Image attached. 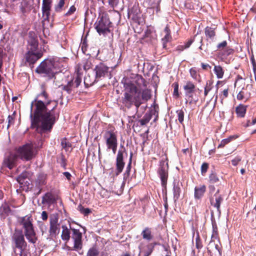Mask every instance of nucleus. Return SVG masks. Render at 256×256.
Returning <instances> with one entry per match:
<instances>
[{"label":"nucleus","mask_w":256,"mask_h":256,"mask_svg":"<svg viewBox=\"0 0 256 256\" xmlns=\"http://www.w3.org/2000/svg\"><path fill=\"white\" fill-rule=\"evenodd\" d=\"M72 238L74 240V245L72 248L68 246L69 250H74L78 251L82 248V234L78 229H72Z\"/></svg>","instance_id":"nucleus-12"},{"label":"nucleus","mask_w":256,"mask_h":256,"mask_svg":"<svg viewBox=\"0 0 256 256\" xmlns=\"http://www.w3.org/2000/svg\"><path fill=\"white\" fill-rule=\"evenodd\" d=\"M16 242L17 249L20 250V256H27V244L24 240V235L21 234L20 236H17Z\"/></svg>","instance_id":"nucleus-17"},{"label":"nucleus","mask_w":256,"mask_h":256,"mask_svg":"<svg viewBox=\"0 0 256 256\" xmlns=\"http://www.w3.org/2000/svg\"><path fill=\"white\" fill-rule=\"evenodd\" d=\"M76 11V8L74 6H72L70 7L68 12L65 14L66 16H70L73 14Z\"/></svg>","instance_id":"nucleus-59"},{"label":"nucleus","mask_w":256,"mask_h":256,"mask_svg":"<svg viewBox=\"0 0 256 256\" xmlns=\"http://www.w3.org/2000/svg\"><path fill=\"white\" fill-rule=\"evenodd\" d=\"M213 82L211 80H208L206 82V85L204 90V95L205 96H207L209 92L212 90L213 88Z\"/></svg>","instance_id":"nucleus-39"},{"label":"nucleus","mask_w":256,"mask_h":256,"mask_svg":"<svg viewBox=\"0 0 256 256\" xmlns=\"http://www.w3.org/2000/svg\"><path fill=\"white\" fill-rule=\"evenodd\" d=\"M206 248L210 256H222V248L220 244H215L214 240H210Z\"/></svg>","instance_id":"nucleus-14"},{"label":"nucleus","mask_w":256,"mask_h":256,"mask_svg":"<svg viewBox=\"0 0 256 256\" xmlns=\"http://www.w3.org/2000/svg\"><path fill=\"white\" fill-rule=\"evenodd\" d=\"M78 210L80 213L84 214V216H88L91 212V210L88 208H84L81 204L78 206Z\"/></svg>","instance_id":"nucleus-49"},{"label":"nucleus","mask_w":256,"mask_h":256,"mask_svg":"<svg viewBox=\"0 0 256 256\" xmlns=\"http://www.w3.org/2000/svg\"><path fill=\"white\" fill-rule=\"evenodd\" d=\"M190 76L195 80L198 81V82H201V77L198 74L195 68H191L190 70Z\"/></svg>","instance_id":"nucleus-38"},{"label":"nucleus","mask_w":256,"mask_h":256,"mask_svg":"<svg viewBox=\"0 0 256 256\" xmlns=\"http://www.w3.org/2000/svg\"><path fill=\"white\" fill-rule=\"evenodd\" d=\"M11 214V210L8 206L4 204L0 207V216L2 218H4L7 216Z\"/></svg>","instance_id":"nucleus-31"},{"label":"nucleus","mask_w":256,"mask_h":256,"mask_svg":"<svg viewBox=\"0 0 256 256\" xmlns=\"http://www.w3.org/2000/svg\"><path fill=\"white\" fill-rule=\"evenodd\" d=\"M61 146L62 148L66 149L71 146V144L67 140L66 138H64L61 140Z\"/></svg>","instance_id":"nucleus-53"},{"label":"nucleus","mask_w":256,"mask_h":256,"mask_svg":"<svg viewBox=\"0 0 256 256\" xmlns=\"http://www.w3.org/2000/svg\"><path fill=\"white\" fill-rule=\"evenodd\" d=\"M66 0H60L59 2H58V4L55 6V10L56 12H60L62 10V8L64 7L65 1Z\"/></svg>","instance_id":"nucleus-50"},{"label":"nucleus","mask_w":256,"mask_h":256,"mask_svg":"<svg viewBox=\"0 0 256 256\" xmlns=\"http://www.w3.org/2000/svg\"><path fill=\"white\" fill-rule=\"evenodd\" d=\"M206 190L204 184H200L194 188V198L196 200H200L204 196Z\"/></svg>","instance_id":"nucleus-25"},{"label":"nucleus","mask_w":256,"mask_h":256,"mask_svg":"<svg viewBox=\"0 0 256 256\" xmlns=\"http://www.w3.org/2000/svg\"><path fill=\"white\" fill-rule=\"evenodd\" d=\"M62 232L61 234L62 239L66 242H68L70 238V230H72V228H71L70 224L69 223V228L66 225H62Z\"/></svg>","instance_id":"nucleus-26"},{"label":"nucleus","mask_w":256,"mask_h":256,"mask_svg":"<svg viewBox=\"0 0 256 256\" xmlns=\"http://www.w3.org/2000/svg\"><path fill=\"white\" fill-rule=\"evenodd\" d=\"M119 1L120 0H108V2L110 7L114 8L117 7Z\"/></svg>","instance_id":"nucleus-56"},{"label":"nucleus","mask_w":256,"mask_h":256,"mask_svg":"<svg viewBox=\"0 0 256 256\" xmlns=\"http://www.w3.org/2000/svg\"><path fill=\"white\" fill-rule=\"evenodd\" d=\"M152 118V114L150 113H146L142 118L138 120V122L141 126H144L149 122Z\"/></svg>","instance_id":"nucleus-35"},{"label":"nucleus","mask_w":256,"mask_h":256,"mask_svg":"<svg viewBox=\"0 0 256 256\" xmlns=\"http://www.w3.org/2000/svg\"><path fill=\"white\" fill-rule=\"evenodd\" d=\"M183 88L185 91V95L188 98L194 97L193 93L196 90V86L194 82L190 80L186 82L185 84L183 86Z\"/></svg>","instance_id":"nucleus-23"},{"label":"nucleus","mask_w":256,"mask_h":256,"mask_svg":"<svg viewBox=\"0 0 256 256\" xmlns=\"http://www.w3.org/2000/svg\"><path fill=\"white\" fill-rule=\"evenodd\" d=\"M100 252L96 246L90 248L86 254V256H98Z\"/></svg>","instance_id":"nucleus-42"},{"label":"nucleus","mask_w":256,"mask_h":256,"mask_svg":"<svg viewBox=\"0 0 256 256\" xmlns=\"http://www.w3.org/2000/svg\"><path fill=\"white\" fill-rule=\"evenodd\" d=\"M90 76H86L84 78V85L86 86L87 88L89 87L90 86H92V84H94L96 81H97L96 79V78H94V80L93 81L90 80Z\"/></svg>","instance_id":"nucleus-48"},{"label":"nucleus","mask_w":256,"mask_h":256,"mask_svg":"<svg viewBox=\"0 0 256 256\" xmlns=\"http://www.w3.org/2000/svg\"><path fill=\"white\" fill-rule=\"evenodd\" d=\"M203 246L202 240L198 234L197 235L196 238V247L197 249L200 250Z\"/></svg>","instance_id":"nucleus-52"},{"label":"nucleus","mask_w":256,"mask_h":256,"mask_svg":"<svg viewBox=\"0 0 256 256\" xmlns=\"http://www.w3.org/2000/svg\"><path fill=\"white\" fill-rule=\"evenodd\" d=\"M80 47L83 52L85 53L88 47L87 42L86 39L84 40L80 44Z\"/></svg>","instance_id":"nucleus-58"},{"label":"nucleus","mask_w":256,"mask_h":256,"mask_svg":"<svg viewBox=\"0 0 256 256\" xmlns=\"http://www.w3.org/2000/svg\"><path fill=\"white\" fill-rule=\"evenodd\" d=\"M15 114L16 111L14 110L12 116H8V124L7 128L8 129L11 126H14L15 122Z\"/></svg>","instance_id":"nucleus-46"},{"label":"nucleus","mask_w":256,"mask_h":256,"mask_svg":"<svg viewBox=\"0 0 256 256\" xmlns=\"http://www.w3.org/2000/svg\"><path fill=\"white\" fill-rule=\"evenodd\" d=\"M141 235L144 240H146L148 241L152 240L153 238L152 228L148 227H146L143 230L141 233Z\"/></svg>","instance_id":"nucleus-30"},{"label":"nucleus","mask_w":256,"mask_h":256,"mask_svg":"<svg viewBox=\"0 0 256 256\" xmlns=\"http://www.w3.org/2000/svg\"><path fill=\"white\" fill-rule=\"evenodd\" d=\"M148 82L140 74H136L132 80L124 84V92L122 97V105L128 109L134 106L136 112L140 106L152 97L151 90L146 88Z\"/></svg>","instance_id":"nucleus-2"},{"label":"nucleus","mask_w":256,"mask_h":256,"mask_svg":"<svg viewBox=\"0 0 256 256\" xmlns=\"http://www.w3.org/2000/svg\"><path fill=\"white\" fill-rule=\"evenodd\" d=\"M212 233L211 236V240L214 242V240L218 239L220 242L218 228L216 222H212Z\"/></svg>","instance_id":"nucleus-34"},{"label":"nucleus","mask_w":256,"mask_h":256,"mask_svg":"<svg viewBox=\"0 0 256 256\" xmlns=\"http://www.w3.org/2000/svg\"><path fill=\"white\" fill-rule=\"evenodd\" d=\"M128 18L132 20H137L140 14V10L138 6L134 4L132 8L128 9Z\"/></svg>","instance_id":"nucleus-27"},{"label":"nucleus","mask_w":256,"mask_h":256,"mask_svg":"<svg viewBox=\"0 0 256 256\" xmlns=\"http://www.w3.org/2000/svg\"><path fill=\"white\" fill-rule=\"evenodd\" d=\"M92 63L91 62V60L90 59H85L82 62V64H79L78 66V68L76 70V72L78 70L80 71L81 69V66H82L84 70H87L89 69H90L92 68Z\"/></svg>","instance_id":"nucleus-32"},{"label":"nucleus","mask_w":256,"mask_h":256,"mask_svg":"<svg viewBox=\"0 0 256 256\" xmlns=\"http://www.w3.org/2000/svg\"><path fill=\"white\" fill-rule=\"evenodd\" d=\"M156 243H150L146 246V248L140 252L142 256H150L152 252Z\"/></svg>","instance_id":"nucleus-29"},{"label":"nucleus","mask_w":256,"mask_h":256,"mask_svg":"<svg viewBox=\"0 0 256 256\" xmlns=\"http://www.w3.org/2000/svg\"><path fill=\"white\" fill-rule=\"evenodd\" d=\"M58 104L51 100L44 104L42 100L36 97L30 104V114L32 128H36L40 133L50 132L54 124L58 118L54 110Z\"/></svg>","instance_id":"nucleus-1"},{"label":"nucleus","mask_w":256,"mask_h":256,"mask_svg":"<svg viewBox=\"0 0 256 256\" xmlns=\"http://www.w3.org/2000/svg\"><path fill=\"white\" fill-rule=\"evenodd\" d=\"M198 98H194V97H192V98H188L186 100V103L188 104L191 105L192 104H196L197 102L198 101Z\"/></svg>","instance_id":"nucleus-60"},{"label":"nucleus","mask_w":256,"mask_h":256,"mask_svg":"<svg viewBox=\"0 0 256 256\" xmlns=\"http://www.w3.org/2000/svg\"><path fill=\"white\" fill-rule=\"evenodd\" d=\"M16 162V152H10L4 160L3 166H6L10 170L14 166Z\"/></svg>","instance_id":"nucleus-21"},{"label":"nucleus","mask_w":256,"mask_h":256,"mask_svg":"<svg viewBox=\"0 0 256 256\" xmlns=\"http://www.w3.org/2000/svg\"><path fill=\"white\" fill-rule=\"evenodd\" d=\"M122 150H118L116 156L115 174L116 176L121 174L125 166L124 154L127 155L126 150L123 145H120Z\"/></svg>","instance_id":"nucleus-9"},{"label":"nucleus","mask_w":256,"mask_h":256,"mask_svg":"<svg viewBox=\"0 0 256 256\" xmlns=\"http://www.w3.org/2000/svg\"><path fill=\"white\" fill-rule=\"evenodd\" d=\"M146 3L148 4V8H154L158 6V3L156 0H146Z\"/></svg>","instance_id":"nucleus-47"},{"label":"nucleus","mask_w":256,"mask_h":256,"mask_svg":"<svg viewBox=\"0 0 256 256\" xmlns=\"http://www.w3.org/2000/svg\"><path fill=\"white\" fill-rule=\"evenodd\" d=\"M58 216L50 218L49 232L52 236L56 237L59 233L60 224L58 222Z\"/></svg>","instance_id":"nucleus-15"},{"label":"nucleus","mask_w":256,"mask_h":256,"mask_svg":"<svg viewBox=\"0 0 256 256\" xmlns=\"http://www.w3.org/2000/svg\"><path fill=\"white\" fill-rule=\"evenodd\" d=\"M82 74L80 72H79L78 70L76 72V76L70 81H69L67 84L62 85L60 84V82L58 80V85H57L58 86H62V88L63 90L66 91L68 94H70L72 90H74V88H78V86L80 85L82 80Z\"/></svg>","instance_id":"nucleus-7"},{"label":"nucleus","mask_w":256,"mask_h":256,"mask_svg":"<svg viewBox=\"0 0 256 256\" xmlns=\"http://www.w3.org/2000/svg\"><path fill=\"white\" fill-rule=\"evenodd\" d=\"M223 197L220 194V190L218 189L213 196L210 198V202L212 206L216 208L220 213V206L223 201Z\"/></svg>","instance_id":"nucleus-16"},{"label":"nucleus","mask_w":256,"mask_h":256,"mask_svg":"<svg viewBox=\"0 0 256 256\" xmlns=\"http://www.w3.org/2000/svg\"><path fill=\"white\" fill-rule=\"evenodd\" d=\"M36 51L28 50L25 55L26 61L30 65L34 64L38 59L42 56L41 52H36Z\"/></svg>","instance_id":"nucleus-18"},{"label":"nucleus","mask_w":256,"mask_h":256,"mask_svg":"<svg viewBox=\"0 0 256 256\" xmlns=\"http://www.w3.org/2000/svg\"><path fill=\"white\" fill-rule=\"evenodd\" d=\"M172 86L174 88L173 96L175 98H178L180 97V93L178 92L179 84L178 82H174Z\"/></svg>","instance_id":"nucleus-41"},{"label":"nucleus","mask_w":256,"mask_h":256,"mask_svg":"<svg viewBox=\"0 0 256 256\" xmlns=\"http://www.w3.org/2000/svg\"><path fill=\"white\" fill-rule=\"evenodd\" d=\"M172 39L170 34H166L162 38V47L166 48L167 46V43L170 42Z\"/></svg>","instance_id":"nucleus-45"},{"label":"nucleus","mask_w":256,"mask_h":256,"mask_svg":"<svg viewBox=\"0 0 256 256\" xmlns=\"http://www.w3.org/2000/svg\"><path fill=\"white\" fill-rule=\"evenodd\" d=\"M133 154L132 152H130L129 158L128 163L126 166V170L124 174V180H126L130 176V172L132 168V158Z\"/></svg>","instance_id":"nucleus-33"},{"label":"nucleus","mask_w":256,"mask_h":256,"mask_svg":"<svg viewBox=\"0 0 256 256\" xmlns=\"http://www.w3.org/2000/svg\"><path fill=\"white\" fill-rule=\"evenodd\" d=\"M186 48H185L184 46V45H178L176 48V50L178 52H181L183 50H184Z\"/></svg>","instance_id":"nucleus-64"},{"label":"nucleus","mask_w":256,"mask_h":256,"mask_svg":"<svg viewBox=\"0 0 256 256\" xmlns=\"http://www.w3.org/2000/svg\"><path fill=\"white\" fill-rule=\"evenodd\" d=\"M228 91L229 88H228L224 90L222 92L221 94H220V98L222 100H223L228 98Z\"/></svg>","instance_id":"nucleus-55"},{"label":"nucleus","mask_w":256,"mask_h":256,"mask_svg":"<svg viewBox=\"0 0 256 256\" xmlns=\"http://www.w3.org/2000/svg\"><path fill=\"white\" fill-rule=\"evenodd\" d=\"M209 178V182L210 184H216L220 182V179L216 173L212 172L208 176Z\"/></svg>","instance_id":"nucleus-43"},{"label":"nucleus","mask_w":256,"mask_h":256,"mask_svg":"<svg viewBox=\"0 0 256 256\" xmlns=\"http://www.w3.org/2000/svg\"><path fill=\"white\" fill-rule=\"evenodd\" d=\"M29 48H28L30 51H36L38 46V41L34 38H32L28 41Z\"/></svg>","instance_id":"nucleus-37"},{"label":"nucleus","mask_w":256,"mask_h":256,"mask_svg":"<svg viewBox=\"0 0 256 256\" xmlns=\"http://www.w3.org/2000/svg\"><path fill=\"white\" fill-rule=\"evenodd\" d=\"M208 168V164L206 162H204L201 166V173L204 176Z\"/></svg>","instance_id":"nucleus-54"},{"label":"nucleus","mask_w":256,"mask_h":256,"mask_svg":"<svg viewBox=\"0 0 256 256\" xmlns=\"http://www.w3.org/2000/svg\"><path fill=\"white\" fill-rule=\"evenodd\" d=\"M18 222L24 230V235L30 242L35 244L38 240L36 233L32 224V218L31 215H26L18 218Z\"/></svg>","instance_id":"nucleus-4"},{"label":"nucleus","mask_w":256,"mask_h":256,"mask_svg":"<svg viewBox=\"0 0 256 256\" xmlns=\"http://www.w3.org/2000/svg\"><path fill=\"white\" fill-rule=\"evenodd\" d=\"M214 71L218 78H222L224 76V70L220 66H214Z\"/></svg>","instance_id":"nucleus-36"},{"label":"nucleus","mask_w":256,"mask_h":256,"mask_svg":"<svg viewBox=\"0 0 256 256\" xmlns=\"http://www.w3.org/2000/svg\"><path fill=\"white\" fill-rule=\"evenodd\" d=\"M176 113L178 114V120L180 123L182 124L184 120V112L182 110H177Z\"/></svg>","instance_id":"nucleus-51"},{"label":"nucleus","mask_w":256,"mask_h":256,"mask_svg":"<svg viewBox=\"0 0 256 256\" xmlns=\"http://www.w3.org/2000/svg\"><path fill=\"white\" fill-rule=\"evenodd\" d=\"M236 137L234 136H230L228 138L222 140L220 144L218 145V148H223L224 147L226 144H228L229 142H230L232 140L235 139Z\"/></svg>","instance_id":"nucleus-40"},{"label":"nucleus","mask_w":256,"mask_h":256,"mask_svg":"<svg viewBox=\"0 0 256 256\" xmlns=\"http://www.w3.org/2000/svg\"><path fill=\"white\" fill-rule=\"evenodd\" d=\"M108 67L102 62L96 65L94 69L96 72V79L104 77L108 72Z\"/></svg>","instance_id":"nucleus-20"},{"label":"nucleus","mask_w":256,"mask_h":256,"mask_svg":"<svg viewBox=\"0 0 256 256\" xmlns=\"http://www.w3.org/2000/svg\"><path fill=\"white\" fill-rule=\"evenodd\" d=\"M194 42V38L188 39L186 42H184V46L186 49L189 48L192 42Z\"/></svg>","instance_id":"nucleus-62"},{"label":"nucleus","mask_w":256,"mask_h":256,"mask_svg":"<svg viewBox=\"0 0 256 256\" xmlns=\"http://www.w3.org/2000/svg\"><path fill=\"white\" fill-rule=\"evenodd\" d=\"M112 23L106 17L102 16L95 24V28L99 34L105 35L110 33V28L112 26Z\"/></svg>","instance_id":"nucleus-8"},{"label":"nucleus","mask_w":256,"mask_h":256,"mask_svg":"<svg viewBox=\"0 0 256 256\" xmlns=\"http://www.w3.org/2000/svg\"><path fill=\"white\" fill-rule=\"evenodd\" d=\"M56 201L55 196L50 192H48L42 197V203L49 206L55 203Z\"/></svg>","instance_id":"nucleus-24"},{"label":"nucleus","mask_w":256,"mask_h":256,"mask_svg":"<svg viewBox=\"0 0 256 256\" xmlns=\"http://www.w3.org/2000/svg\"><path fill=\"white\" fill-rule=\"evenodd\" d=\"M117 132L114 130H106L104 135V138L105 140L107 149L112 150L115 154L118 145Z\"/></svg>","instance_id":"nucleus-5"},{"label":"nucleus","mask_w":256,"mask_h":256,"mask_svg":"<svg viewBox=\"0 0 256 256\" xmlns=\"http://www.w3.org/2000/svg\"><path fill=\"white\" fill-rule=\"evenodd\" d=\"M62 64V62L57 58H48L42 62L36 69V72L42 76L46 77L48 80L54 78V82L56 85H58L57 76L62 78L64 76L63 74H60Z\"/></svg>","instance_id":"nucleus-3"},{"label":"nucleus","mask_w":256,"mask_h":256,"mask_svg":"<svg viewBox=\"0 0 256 256\" xmlns=\"http://www.w3.org/2000/svg\"><path fill=\"white\" fill-rule=\"evenodd\" d=\"M216 50L218 51V56L222 60L226 59L234 52L233 48L228 46V42L226 40H224L218 44Z\"/></svg>","instance_id":"nucleus-10"},{"label":"nucleus","mask_w":256,"mask_h":256,"mask_svg":"<svg viewBox=\"0 0 256 256\" xmlns=\"http://www.w3.org/2000/svg\"><path fill=\"white\" fill-rule=\"evenodd\" d=\"M52 2V0H42V12L44 20L49 21Z\"/></svg>","instance_id":"nucleus-19"},{"label":"nucleus","mask_w":256,"mask_h":256,"mask_svg":"<svg viewBox=\"0 0 256 256\" xmlns=\"http://www.w3.org/2000/svg\"><path fill=\"white\" fill-rule=\"evenodd\" d=\"M252 87V86L250 84H247L246 87H243L237 94L236 99L244 102L248 101L251 98V93L248 88L251 89Z\"/></svg>","instance_id":"nucleus-13"},{"label":"nucleus","mask_w":256,"mask_h":256,"mask_svg":"<svg viewBox=\"0 0 256 256\" xmlns=\"http://www.w3.org/2000/svg\"><path fill=\"white\" fill-rule=\"evenodd\" d=\"M34 146L32 144H26L17 149V157L24 160H30L34 158Z\"/></svg>","instance_id":"nucleus-6"},{"label":"nucleus","mask_w":256,"mask_h":256,"mask_svg":"<svg viewBox=\"0 0 256 256\" xmlns=\"http://www.w3.org/2000/svg\"><path fill=\"white\" fill-rule=\"evenodd\" d=\"M168 162L162 160L160 162L159 168L158 170V174L160 178L162 186L166 187L168 175Z\"/></svg>","instance_id":"nucleus-11"},{"label":"nucleus","mask_w":256,"mask_h":256,"mask_svg":"<svg viewBox=\"0 0 256 256\" xmlns=\"http://www.w3.org/2000/svg\"><path fill=\"white\" fill-rule=\"evenodd\" d=\"M174 196V198L178 199L180 197V193L181 192V188L178 184H174L173 188Z\"/></svg>","instance_id":"nucleus-44"},{"label":"nucleus","mask_w":256,"mask_h":256,"mask_svg":"<svg viewBox=\"0 0 256 256\" xmlns=\"http://www.w3.org/2000/svg\"><path fill=\"white\" fill-rule=\"evenodd\" d=\"M216 28L206 26L204 28L206 40L210 44L213 42L216 36Z\"/></svg>","instance_id":"nucleus-22"},{"label":"nucleus","mask_w":256,"mask_h":256,"mask_svg":"<svg viewBox=\"0 0 256 256\" xmlns=\"http://www.w3.org/2000/svg\"><path fill=\"white\" fill-rule=\"evenodd\" d=\"M248 106L243 104H240L236 108V113L238 118H244L246 114Z\"/></svg>","instance_id":"nucleus-28"},{"label":"nucleus","mask_w":256,"mask_h":256,"mask_svg":"<svg viewBox=\"0 0 256 256\" xmlns=\"http://www.w3.org/2000/svg\"><path fill=\"white\" fill-rule=\"evenodd\" d=\"M242 160L241 157L238 156L232 160V164L233 166H236Z\"/></svg>","instance_id":"nucleus-61"},{"label":"nucleus","mask_w":256,"mask_h":256,"mask_svg":"<svg viewBox=\"0 0 256 256\" xmlns=\"http://www.w3.org/2000/svg\"><path fill=\"white\" fill-rule=\"evenodd\" d=\"M60 163L61 166L64 168V169L66 168V160L64 155H63V154H62V156H61Z\"/></svg>","instance_id":"nucleus-57"},{"label":"nucleus","mask_w":256,"mask_h":256,"mask_svg":"<svg viewBox=\"0 0 256 256\" xmlns=\"http://www.w3.org/2000/svg\"><path fill=\"white\" fill-rule=\"evenodd\" d=\"M26 177H24L22 176L17 177V182H18L20 184H23L24 182H25L26 178Z\"/></svg>","instance_id":"nucleus-63"}]
</instances>
